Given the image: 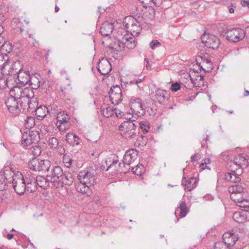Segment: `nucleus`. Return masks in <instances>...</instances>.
<instances>
[{"label":"nucleus","instance_id":"obj_1","mask_svg":"<svg viewBox=\"0 0 249 249\" xmlns=\"http://www.w3.org/2000/svg\"><path fill=\"white\" fill-rule=\"evenodd\" d=\"M246 33L240 28H233L226 29L222 32L221 34L229 42L236 43L244 38Z\"/></svg>","mask_w":249,"mask_h":249},{"label":"nucleus","instance_id":"obj_2","mask_svg":"<svg viewBox=\"0 0 249 249\" xmlns=\"http://www.w3.org/2000/svg\"><path fill=\"white\" fill-rule=\"evenodd\" d=\"M40 140V133L38 131L28 130L22 133L21 138L22 144L26 146L33 143H36Z\"/></svg>","mask_w":249,"mask_h":249},{"label":"nucleus","instance_id":"obj_3","mask_svg":"<svg viewBox=\"0 0 249 249\" xmlns=\"http://www.w3.org/2000/svg\"><path fill=\"white\" fill-rule=\"evenodd\" d=\"M129 106L133 115H136L139 117L145 114V110L143 107L142 100L140 98L133 97L129 102Z\"/></svg>","mask_w":249,"mask_h":249},{"label":"nucleus","instance_id":"obj_4","mask_svg":"<svg viewBox=\"0 0 249 249\" xmlns=\"http://www.w3.org/2000/svg\"><path fill=\"white\" fill-rule=\"evenodd\" d=\"M109 99L111 103L117 105L120 103L123 100L122 91L119 86H112L108 91Z\"/></svg>","mask_w":249,"mask_h":249},{"label":"nucleus","instance_id":"obj_5","mask_svg":"<svg viewBox=\"0 0 249 249\" xmlns=\"http://www.w3.org/2000/svg\"><path fill=\"white\" fill-rule=\"evenodd\" d=\"M12 186L15 191L19 196H22L26 192L25 177L22 174L18 176L12 182Z\"/></svg>","mask_w":249,"mask_h":249},{"label":"nucleus","instance_id":"obj_6","mask_svg":"<svg viewBox=\"0 0 249 249\" xmlns=\"http://www.w3.org/2000/svg\"><path fill=\"white\" fill-rule=\"evenodd\" d=\"M18 104V99L16 93L14 95L11 94L5 102V104L8 110L10 112L15 114H18L20 112Z\"/></svg>","mask_w":249,"mask_h":249},{"label":"nucleus","instance_id":"obj_7","mask_svg":"<svg viewBox=\"0 0 249 249\" xmlns=\"http://www.w3.org/2000/svg\"><path fill=\"white\" fill-rule=\"evenodd\" d=\"M123 24L125 25L126 28L130 29L131 32L136 34H140L141 30V24L137 22V21L133 18V16H130L125 17Z\"/></svg>","mask_w":249,"mask_h":249},{"label":"nucleus","instance_id":"obj_8","mask_svg":"<svg viewBox=\"0 0 249 249\" xmlns=\"http://www.w3.org/2000/svg\"><path fill=\"white\" fill-rule=\"evenodd\" d=\"M0 175L4 178L8 183H11L18 176L21 175V173L17 172L15 173L12 168L9 166H6L4 167L3 170L0 171Z\"/></svg>","mask_w":249,"mask_h":249},{"label":"nucleus","instance_id":"obj_9","mask_svg":"<svg viewBox=\"0 0 249 249\" xmlns=\"http://www.w3.org/2000/svg\"><path fill=\"white\" fill-rule=\"evenodd\" d=\"M13 92H16L18 98L28 97L33 99L35 98L34 90L30 87H25L23 89H21L18 87H15L12 90L10 91L11 94H12Z\"/></svg>","mask_w":249,"mask_h":249},{"label":"nucleus","instance_id":"obj_10","mask_svg":"<svg viewBox=\"0 0 249 249\" xmlns=\"http://www.w3.org/2000/svg\"><path fill=\"white\" fill-rule=\"evenodd\" d=\"M78 177L80 181H82L91 187L96 183V177L89 172H81Z\"/></svg>","mask_w":249,"mask_h":249},{"label":"nucleus","instance_id":"obj_11","mask_svg":"<svg viewBox=\"0 0 249 249\" xmlns=\"http://www.w3.org/2000/svg\"><path fill=\"white\" fill-rule=\"evenodd\" d=\"M204 36H202L201 40L207 47L213 49H216L219 47L220 45V39L216 36L209 35L206 40H204Z\"/></svg>","mask_w":249,"mask_h":249},{"label":"nucleus","instance_id":"obj_12","mask_svg":"<svg viewBox=\"0 0 249 249\" xmlns=\"http://www.w3.org/2000/svg\"><path fill=\"white\" fill-rule=\"evenodd\" d=\"M167 95V92L166 90L157 88L155 92L151 93V98L153 101L163 104Z\"/></svg>","mask_w":249,"mask_h":249},{"label":"nucleus","instance_id":"obj_13","mask_svg":"<svg viewBox=\"0 0 249 249\" xmlns=\"http://www.w3.org/2000/svg\"><path fill=\"white\" fill-rule=\"evenodd\" d=\"M137 159L136 151L134 150H128L124 156L123 162L119 163V167L122 168V165L127 164L129 166Z\"/></svg>","mask_w":249,"mask_h":249},{"label":"nucleus","instance_id":"obj_14","mask_svg":"<svg viewBox=\"0 0 249 249\" xmlns=\"http://www.w3.org/2000/svg\"><path fill=\"white\" fill-rule=\"evenodd\" d=\"M37 106V102L36 98L28 101V103L23 102V103H21V108L22 109V112H23L33 113L35 111Z\"/></svg>","mask_w":249,"mask_h":249},{"label":"nucleus","instance_id":"obj_15","mask_svg":"<svg viewBox=\"0 0 249 249\" xmlns=\"http://www.w3.org/2000/svg\"><path fill=\"white\" fill-rule=\"evenodd\" d=\"M18 73L17 74L18 79L19 81L18 84L22 86H25L28 84L31 75L28 71H24L22 69H19Z\"/></svg>","mask_w":249,"mask_h":249},{"label":"nucleus","instance_id":"obj_16","mask_svg":"<svg viewBox=\"0 0 249 249\" xmlns=\"http://www.w3.org/2000/svg\"><path fill=\"white\" fill-rule=\"evenodd\" d=\"M26 191L33 193L37 190V184L35 178L32 176H25Z\"/></svg>","mask_w":249,"mask_h":249},{"label":"nucleus","instance_id":"obj_17","mask_svg":"<svg viewBox=\"0 0 249 249\" xmlns=\"http://www.w3.org/2000/svg\"><path fill=\"white\" fill-rule=\"evenodd\" d=\"M232 217L236 222L243 223L246 222L249 217V213L246 210L236 212L233 213Z\"/></svg>","mask_w":249,"mask_h":249},{"label":"nucleus","instance_id":"obj_18","mask_svg":"<svg viewBox=\"0 0 249 249\" xmlns=\"http://www.w3.org/2000/svg\"><path fill=\"white\" fill-rule=\"evenodd\" d=\"M113 29L114 25L112 23L105 21L102 24L100 32L103 36H108L112 34Z\"/></svg>","mask_w":249,"mask_h":249},{"label":"nucleus","instance_id":"obj_19","mask_svg":"<svg viewBox=\"0 0 249 249\" xmlns=\"http://www.w3.org/2000/svg\"><path fill=\"white\" fill-rule=\"evenodd\" d=\"M51 178L53 179V182H57L58 179H61L63 175V171L61 167L59 166H55L53 167L51 170Z\"/></svg>","mask_w":249,"mask_h":249},{"label":"nucleus","instance_id":"obj_20","mask_svg":"<svg viewBox=\"0 0 249 249\" xmlns=\"http://www.w3.org/2000/svg\"><path fill=\"white\" fill-rule=\"evenodd\" d=\"M77 185L76 189L80 193L85 195L86 196H90L92 195L91 186L87 185L82 181Z\"/></svg>","mask_w":249,"mask_h":249},{"label":"nucleus","instance_id":"obj_21","mask_svg":"<svg viewBox=\"0 0 249 249\" xmlns=\"http://www.w3.org/2000/svg\"><path fill=\"white\" fill-rule=\"evenodd\" d=\"M38 77H40V75L36 74H32L30 77L28 83L30 87L34 90L37 89L41 86L40 80Z\"/></svg>","mask_w":249,"mask_h":249},{"label":"nucleus","instance_id":"obj_22","mask_svg":"<svg viewBox=\"0 0 249 249\" xmlns=\"http://www.w3.org/2000/svg\"><path fill=\"white\" fill-rule=\"evenodd\" d=\"M196 180L195 178H188L187 179L185 177H183L181 183L188 191H190L196 186Z\"/></svg>","mask_w":249,"mask_h":249},{"label":"nucleus","instance_id":"obj_23","mask_svg":"<svg viewBox=\"0 0 249 249\" xmlns=\"http://www.w3.org/2000/svg\"><path fill=\"white\" fill-rule=\"evenodd\" d=\"M134 120L131 121H124L122 123V124L119 126V130L120 131H123L125 129H126L125 132H128L129 131L135 130L137 124L133 123Z\"/></svg>","mask_w":249,"mask_h":249},{"label":"nucleus","instance_id":"obj_24","mask_svg":"<svg viewBox=\"0 0 249 249\" xmlns=\"http://www.w3.org/2000/svg\"><path fill=\"white\" fill-rule=\"evenodd\" d=\"M35 112L37 119L42 120L46 116L49 110L46 106L41 105L36 108Z\"/></svg>","mask_w":249,"mask_h":249},{"label":"nucleus","instance_id":"obj_25","mask_svg":"<svg viewBox=\"0 0 249 249\" xmlns=\"http://www.w3.org/2000/svg\"><path fill=\"white\" fill-rule=\"evenodd\" d=\"M73 180L74 178L72 173L66 171L63 173L61 179L59 180V181H61L63 184L66 185L70 186L73 182Z\"/></svg>","mask_w":249,"mask_h":249},{"label":"nucleus","instance_id":"obj_26","mask_svg":"<svg viewBox=\"0 0 249 249\" xmlns=\"http://www.w3.org/2000/svg\"><path fill=\"white\" fill-rule=\"evenodd\" d=\"M66 140L69 144L72 146L78 145L80 144V138L75 134L72 133L67 134Z\"/></svg>","mask_w":249,"mask_h":249},{"label":"nucleus","instance_id":"obj_27","mask_svg":"<svg viewBox=\"0 0 249 249\" xmlns=\"http://www.w3.org/2000/svg\"><path fill=\"white\" fill-rule=\"evenodd\" d=\"M237 165L241 166V168L243 170L244 168H246L249 165V160L247 159L242 154H239L234 160Z\"/></svg>","mask_w":249,"mask_h":249},{"label":"nucleus","instance_id":"obj_28","mask_svg":"<svg viewBox=\"0 0 249 249\" xmlns=\"http://www.w3.org/2000/svg\"><path fill=\"white\" fill-rule=\"evenodd\" d=\"M111 70V65L109 62H105V64L100 63L98 64V71L103 75L108 74Z\"/></svg>","mask_w":249,"mask_h":249},{"label":"nucleus","instance_id":"obj_29","mask_svg":"<svg viewBox=\"0 0 249 249\" xmlns=\"http://www.w3.org/2000/svg\"><path fill=\"white\" fill-rule=\"evenodd\" d=\"M236 240H234L232 243L228 242L218 241L215 243L214 249H231V247L235 245Z\"/></svg>","mask_w":249,"mask_h":249},{"label":"nucleus","instance_id":"obj_30","mask_svg":"<svg viewBox=\"0 0 249 249\" xmlns=\"http://www.w3.org/2000/svg\"><path fill=\"white\" fill-rule=\"evenodd\" d=\"M123 42L122 45H125L129 49H133L136 45L135 39L132 37H128V35H124L123 38Z\"/></svg>","mask_w":249,"mask_h":249},{"label":"nucleus","instance_id":"obj_31","mask_svg":"<svg viewBox=\"0 0 249 249\" xmlns=\"http://www.w3.org/2000/svg\"><path fill=\"white\" fill-rule=\"evenodd\" d=\"M40 160L36 158L31 159L28 162L29 168L34 171L39 172Z\"/></svg>","mask_w":249,"mask_h":249},{"label":"nucleus","instance_id":"obj_32","mask_svg":"<svg viewBox=\"0 0 249 249\" xmlns=\"http://www.w3.org/2000/svg\"><path fill=\"white\" fill-rule=\"evenodd\" d=\"M237 173L228 172L225 174V178L228 181H231L234 183L239 182L241 178L239 177L241 175H236Z\"/></svg>","mask_w":249,"mask_h":249},{"label":"nucleus","instance_id":"obj_33","mask_svg":"<svg viewBox=\"0 0 249 249\" xmlns=\"http://www.w3.org/2000/svg\"><path fill=\"white\" fill-rule=\"evenodd\" d=\"M178 209L180 210L179 216L180 218L184 217L187 215L188 211L186 206V203L185 201H181L179 202V206L176 208L175 211V214H176V213Z\"/></svg>","mask_w":249,"mask_h":249},{"label":"nucleus","instance_id":"obj_34","mask_svg":"<svg viewBox=\"0 0 249 249\" xmlns=\"http://www.w3.org/2000/svg\"><path fill=\"white\" fill-rule=\"evenodd\" d=\"M19 69H22L21 68L20 63L19 61L14 62L11 65L9 70H8V74L10 75H16L18 72L17 71H19Z\"/></svg>","mask_w":249,"mask_h":249},{"label":"nucleus","instance_id":"obj_35","mask_svg":"<svg viewBox=\"0 0 249 249\" xmlns=\"http://www.w3.org/2000/svg\"><path fill=\"white\" fill-rule=\"evenodd\" d=\"M51 166V161L48 160H42L40 161L39 172H46L49 170Z\"/></svg>","mask_w":249,"mask_h":249},{"label":"nucleus","instance_id":"obj_36","mask_svg":"<svg viewBox=\"0 0 249 249\" xmlns=\"http://www.w3.org/2000/svg\"><path fill=\"white\" fill-rule=\"evenodd\" d=\"M236 161L234 160L230 165V172L237 173L236 175H241L243 172V170L241 168V166L237 165Z\"/></svg>","mask_w":249,"mask_h":249},{"label":"nucleus","instance_id":"obj_37","mask_svg":"<svg viewBox=\"0 0 249 249\" xmlns=\"http://www.w3.org/2000/svg\"><path fill=\"white\" fill-rule=\"evenodd\" d=\"M244 188L242 186L236 184L232 185L228 188V191L230 194L233 193H245L244 192Z\"/></svg>","mask_w":249,"mask_h":249},{"label":"nucleus","instance_id":"obj_38","mask_svg":"<svg viewBox=\"0 0 249 249\" xmlns=\"http://www.w3.org/2000/svg\"><path fill=\"white\" fill-rule=\"evenodd\" d=\"M57 122H59L60 124H68L70 120V117L67 114H65L64 112H60L58 114L57 117Z\"/></svg>","mask_w":249,"mask_h":249},{"label":"nucleus","instance_id":"obj_39","mask_svg":"<svg viewBox=\"0 0 249 249\" xmlns=\"http://www.w3.org/2000/svg\"><path fill=\"white\" fill-rule=\"evenodd\" d=\"M101 111L102 114L107 118L112 116L114 113V109L110 107L102 106L101 107Z\"/></svg>","mask_w":249,"mask_h":249},{"label":"nucleus","instance_id":"obj_40","mask_svg":"<svg viewBox=\"0 0 249 249\" xmlns=\"http://www.w3.org/2000/svg\"><path fill=\"white\" fill-rule=\"evenodd\" d=\"M245 193H233L231 194L230 197L231 199L235 203H237V205L240 202H242L243 200L244 195Z\"/></svg>","mask_w":249,"mask_h":249},{"label":"nucleus","instance_id":"obj_41","mask_svg":"<svg viewBox=\"0 0 249 249\" xmlns=\"http://www.w3.org/2000/svg\"><path fill=\"white\" fill-rule=\"evenodd\" d=\"M12 23L13 25H15L17 29H18L20 33H22L24 31V28H23V22L21 21L19 18H14L12 21Z\"/></svg>","mask_w":249,"mask_h":249},{"label":"nucleus","instance_id":"obj_42","mask_svg":"<svg viewBox=\"0 0 249 249\" xmlns=\"http://www.w3.org/2000/svg\"><path fill=\"white\" fill-rule=\"evenodd\" d=\"M28 46L29 47H34L36 48H38L39 46L38 41L34 38L33 35L31 34L29 35Z\"/></svg>","mask_w":249,"mask_h":249},{"label":"nucleus","instance_id":"obj_43","mask_svg":"<svg viewBox=\"0 0 249 249\" xmlns=\"http://www.w3.org/2000/svg\"><path fill=\"white\" fill-rule=\"evenodd\" d=\"M36 181L37 185L39 186L41 188H45L46 187L48 186L46 185V181L45 179V178L41 176H37L35 179Z\"/></svg>","mask_w":249,"mask_h":249},{"label":"nucleus","instance_id":"obj_44","mask_svg":"<svg viewBox=\"0 0 249 249\" xmlns=\"http://www.w3.org/2000/svg\"><path fill=\"white\" fill-rule=\"evenodd\" d=\"M144 15H146L147 17H144V19L148 20V19H153L155 18V10L153 8L149 7L147 12H144Z\"/></svg>","mask_w":249,"mask_h":249},{"label":"nucleus","instance_id":"obj_45","mask_svg":"<svg viewBox=\"0 0 249 249\" xmlns=\"http://www.w3.org/2000/svg\"><path fill=\"white\" fill-rule=\"evenodd\" d=\"M140 128L142 129L143 132L145 134L147 133L150 129V124L147 121H141L139 123Z\"/></svg>","mask_w":249,"mask_h":249},{"label":"nucleus","instance_id":"obj_46","mask_svg":"<svg viewBox=\"0 0 249 249\" xmlns=\"http://www.w3.org/2000/svg\"><path fill=\"white\" fill-rule=\"evenodd\" d=\"M143 165L139 163L135 167L131 168V171L133 174L137 176H141L142 173Z\"/></svg>","mask_w":249,"mask_h":249},{"label":"nucleus","instance_id":"obj_47","mask_svg":"<svg viewBox=\"0 0 249 249\" xmlns=\"http://www.w3.org/2000/svg\"><path fill=\"white\" fill-rule=\"evenodd\" d=\"M35 124V121L34 118L32 116H28L26 120L25 124L26 128H32Z\"/></svg>","mask_w":249,"mask_h":249},{"label":"nucleus","instance_id":"obj_48","mask_svg":"<svg viewBox=\"0 0 249 249\" xmlns=\"http://www.w3.org/2000/svg\"><path fill=\"white\" fill-rule=\"evenodd\" d=\"M7 183L8 182L4 179V178L0 175V191H2L7 189Z\"/></svg>","mask_w":249,"mask_h":249},{"label":"nucleus","instance_id":"obj_49","mask_svg":"<svg viewBox=\"0 0 249 249\" xmlns=\"http://www.w3.org/2000/svg\"><path fill=\"white\" fill-rule=\"evenodd\" d=\"M31 151L35 156H39L41 153V148L39 146H34L31 147Z\"/></svg>","mask_w":249,"mask_h":249},{"label":"nucleus","instance_id":"obj_50","mask_svg":"<svg viewBox=\"0 0 249 249\" xmlns=\"http://www.w3.org/2000/svg\"><path fill=\"white\" fill-rule=\"evenodd\" d=\"M144 17H147L146 15H144L143 13H137L133 16V18H134L137 22L141 24V22H142V19H144Z\"/></svg>","mask_w":249,"mask_h":249},{"label":"nucleus","instance_id":"obj_51","mask_svg":"<svg viewBox=\"0 0 249 249\" xmlns=\"http://www.w3.org/2000/svg\"><path fill=\"white\" fill-rule=\"evenodd\" d=\"M130 169V167L129 166H128L127 164H124V166L122 165V168L120 167L119 163L118 167L116 168V170L120 173L126 174L129 171Z\"/></svg>","mask_w":249,"mask_h":249},{"label":"nucleus","instance_id":"obj_52","mask_svg":"<svg viewBox=\"0 0 249 249\" xmlns=\"http://www.w3.org/2000/svg\"><path fill=\"white\" fill-rule=\"evenodd\" d=\"M1 49L8 53H10L12 51V45L11 43L5 42L1 46Z\"/></svg>","mask_w":249,"mask_h":249},{"label":"nucleus","instance_id":"obj_53","mask_svg":"<svg viewBox=\"0 0 249 249\" xmlns=\"http://www.w3.org/2000/svg\"><path fill=\"white\" fill-rule=\"evenodd\" d=\"M143 80H144V78H141V79H135V80L130 81L129 82V84L130 85H132V84L137 85L138 88L140 89L141 88H142V86L140 84L142 83V82Z\"/></svg>","mask_w":249,"mask_h":249},{"label":"nucleus","instance_id":"obj_54","mask_svg":"<svg viewBox=\"0 0 249 249\" xmlns=\"http://www.w3.org/2000/svg\"><path fill=\"white\" fill-rule=\"evenodd\" d=\"M164 0H151V3H153L156 6L163 9L164 6L163 2Z\"/></svg>","mask_w":249,"mask_h":249},{"label":"nucleus","instance_id":"obj_55","mask_svg":"<svg viewBox=\"0 0 249 249\" xmlns=\"http://www.w3.org/2000/svg\"><path fill=\"white\" fill-rule=\"evenodd\" d=\"M49 143L52 147L56 148L58 145V141L56 138L52 137L49 139Z\"/></svg>","mask_w":249,"mask_h":249},{"label":"nucleus","instance_id":"obj_56","mask_svg":"<svg viewBox=\"0 0 249 249\" xmlns=\"http://www.w3.org/2000/svg\"><path fill=\"white\" fill-rule=\"evenodd\" d=\"M160 43L158 40H153L149 43L150 47L152 50H154L156 48L160 47Z\"/></svg>","mask_w":249,"mask_h":249},{"label":"nucleus","instance_id":"obj_57","mask_svg":"<svg viewBox=\"0 0 249 249\" xmlns=\"http://www.w3.org/2000/svg\"><path fill=\"white\" fill-rule=\"evenodd\" d=\"M181 89L180 85L178 82L172 83L171 86V90L173 92H176Z\"/></svg>","mask_w":249,"mask_h":249},{"label":"nucleus","instance_id":"obj_58","mask_svg":"<svg viewBox=\"0 0 249 249\" xmlns=\"http://www.w3.org/2000/svg\"><path fill=\"white\" fill-rule=\"evenodd\" d=\"M237 205L240 207L242 208H248L249 207V201L247 200V199H243V200L242 201V202H240Z\"/></svg>","mask_w":249,"mask_h":249},{"label":"nucleus","instance_id":"obj_59","mask_svg":"<svg viewBox=\"0 0 249 249\" xmlns=\"http://www.w3.org/2000/svg\"><path fill=\"white\" fill-rule=\"evenodd\" d=\"M230 1V4L228 6L229 11L230 13L232 14L234 12V8L236 7V4L235 3L231 2V0H228Z\"/></svg>","mask_w":249,"mask_h":249},{"label":"nucleus","instance_id":"obj_60","mask_svg":"<svg viewBox=\"0 0 249 249\" xmlns=\"http://www.w3.org/2000/svg\"><path fill=\"white\" fill-rule=\"evenodd\" d=\"M58 128L60 132H65L68 129V124H60Z\"/></svg>","mask_w":249,"mask_h":249},{"label":"nucleus","instance_id":"obj_61","mask_svg":"<svg viewBox=\"0 0 249 249\" xmlns=\"http://www.w3.org/2000/svg\"><path fill=\"white\" fill-rule=\"evenodd\" d=\"M72 160L71 159H68L66 158L64 159V162L65 163V165L66 167H69L72 163Z\"/></svg>","mask_w":249,"mask_h":249},{"label":"nucleus","instance_id":"obj_62","mask_svg":"<svg viewBox=\"0 0 249 249\" xmlns=\"http://www.w3.org/2000/svg\"><path fill=\"white\" fill-rule=\"evenodd\" d=\"M136 133L134 130L129 131L128 132H125V135L129 139L132 138L134 136L136 135Z\"/></svg>","mask_w":249,"mask_h":249},{"label":"nucleus","instance_id":"obj_63","mask_svg":"<svg viewBox=\"0 0 249 249\" xmlns=\"http://www.w3.org/2000/svg\"><path fill=\"white\" fill-rule=\"evenodd\" d=\"M114 111H115V113L117 117L121 118L124 116V112L120 110H117L116 108H114Z\"/></svg>","mask_w":249,"mask_h":249},{"label":"nucleus","instance_id":"obj_64","mask_svg":"<svg viewBox=\"0 0 249 249\" xmlns=\"http://www.w3.org/2000/svg\"><path fill=\"white\" fill-rule=\"evenodd\" d=\"M241 4L243 6H246L249 8V0H241Z\"/></svg>","mask_w":249,"mask_h":249}]
</instances>
